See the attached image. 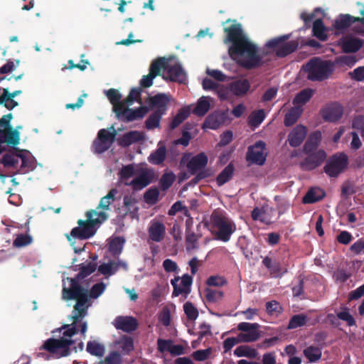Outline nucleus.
<instances>
[{
    "mask_svg": "<svg viewBox=\"0 0 364 364\" xmlns=\"http://www.w3.org/2000/svg\"><path fill=\"white\" fill-rule=\"evenodd\" d=\"M63 297L66 300L74 299L77 301L70 318L72 322L60 328L63 335L60 338H49L41 348L56 358L65 357L70 354V346L74 343L72 337L77 333V328H80L81 334L85 336L87 325L83 318L87 315V309L90 306L88 301V291L80 287L74 279H71L69 289H63Z\"/></svg>",
    "mask_w": 364,
    "mask_h": 364,
    "instance_id": "1",
    "label": "nucleus"
},
{
    "mask_svg": "<svg viewBox=\"0 0 364 364\" xmlns=\"http://www.w3.org/2000/svg\"><path fill=\"white\" fill-rule=\"evenodd\" d=\"M229 53L232 59L242 67L252 69L262 66L264 63L266 53L258 50L257 46L249 39L232 46Z\"/></svg>",
    "mask_w": 364,
    "mask_h": 364,
    "instance_id": "2",
    "label": "nucleus"
},
{
    "mask_svg": "<svg viewBox=\"0 0 364 364\" xmlns=\"http://www.w3.org/2000/svg\"><path fill=\"white\" fill-rule=\"evenodd\" d=\"M86 216L87 220H78V227L73 228L70 235H68V240H71V236L83 240L93 236L96 232V226H100L108 218V213L97 208L96 210L87 211Z\"/></svg>",
    "mask_w": 364,
    "mask_h": 364,
    "instance_id": "3",
    "label": "nucleus"
},
{
    "mask_svg": "<svg viewBox=\"0 0 364 364\" xmlns=\"http://www.w3.org/2000/svg\"><path fill=\"white\" fill-rule=\"evenodd\" d=\"M154 177V172L148 169L136 173L132 165L124 166L119 171V181L126 186H132L134 190L145 188L151 182Z\"/></svg>",
    "mask_w": 364,
    "mask_h": 364,
    "instance_id": "4",
    "label": "nucleus"
},
{
    "mask_svg": "<svg viewBox=\"0 0 364 364\" xmlns=\"http://www.w3.org/2000/svg\"><path fill=\"white\" fill-rule=\"evenodd\" d=\"M335 64L331 60H324L314 58L304 67L307 78L313 81H323L328 78L333 73Z\"/></svg>",
    "mask_w": 364,
    "mask_h": 364,
    "instance_id": "5",
    "label": "nucleus"
},
{
    "mask_svg": "<svg viewBox=\"0 0 364 364\" xmlns=\"http://www.w3.org/2000/svg\"><path fill=\"white\" fill-rule=\"evenodd\" d=\"M210 222L215 239L225 242L230 240L231 235L236 230L235 223L230 218L218 212L211 215Z\"/></svg>",
    "mask_w": 364,
    "mask_h": 364,
    "instance_id": "6",
    "label": "nucleus"
},
{
    "mask_svg": "<svg viewBox=\"0 0 364 364\" xmlns=\"http://www.w3.org/2000/svg\"><path fill=\"white\" fill-rule=\"evenodd\" d=\"M208 156L203 152L200 153L196 156H191L189 154L183 156L181 163H186V166L191 174H198L192 180L194 184L198 183V181L203 178L208 177L211 175L210 171L208 170H204L208 164Z\"/></svg>",
    "mask_w": 364,
    "mask_h": 364,
    "instance_id": "7",
    "label": "nucleus"
},
{
    "mask_svg": "<svg viewBox=\"0 0 364 364\" xmlns=\"http://www.w3.org/2000/svg\"><path fill=\"white\" fill-rule=\"evenodd\" d=\"M11 118V114H9L3 116L0 119V144H7L16 146L19 143V132L16 129H13L10 126Z\"/></svg>",
    "mask_w": 364,
    "mask_h": 364,
    "instance_id": "8",
    "label": "nucleus"
},
{
    "mask_svg": "<svg viewBox=\"0 0 364 364\" xmlns=\"http://www.w3.org/2000/svg\"><path fill=\"white\" fill-rule=\"evenodd\" d=\"M348 159L346 154L338 153L331 156L323 167L325 173L330 177H337L348 167Z\"/></svg>",
    "mask_w": 364,
    "mask_h": 364,
    "instance_id": "9",
    "label": "nucleus"
},
{
    "mask_svg": "<svg viewBox=\"0 0 364 364\" xmlns=\"http://www.w3.org/2000/svg\"><path fill=\"white\" fill-rule=\"evenodd\" d=\"M288 36H280L269 41L266 47L279 57H284L294 51L297 47L295 41H287Z\"/></svg>",
    "mask_w": 364,
    "mask_h": 364,
    "instance_id": "10",
    "label": "nucleus"
},
{
    "mask_svg": "<svg viewBox=\"0 0 364 364\" xmlns=\"http://www.w3.org/2000/svg\"><path fill=\"white\" fill-rule=\"evenodd\" d=\"M116 136L114 127L99 131L97 139L93 142L95 152L101 154L107 151L112 144Z\"/></svg>",
    "mask_w": 364,
    "mask_h": 364,
    "instance_id": "11",
    "label": "nucleus"
},
{
    "mask_svg": "<svg viewBox=\"0 0 364 364\" xmlns=\"http://www.w3.org/2000/svg\"><path fill=\"white\" fill-rule=\"evenodd\" d=\"M260 325L257 323L242 322L237 325L240 341L242 343L257 341L262 336Z\"/></svg>",
    "mask_w": 364,
    "mask_h": 364,
    "instance_id": "12",
    "label": "nucleus"
},
{
    "mask_svg": "<svg viewBox=\"0 0 364 364\" xmlns=\"http://www.w3.org/2000/svg\"><path fill=\"white\" fill-rule=\"evenodd\" d=\"M163 77L164 79H169L171 81L183 82L186 80V73L178 63L173 61H165V67Z\"/></svg>",
    "mask_w": 364,
    "mask_h": 364,
    "instance_id": "13",
    "label": "nucleus"
},
{
    "mask_svg": "<svg viewBox=\"0 0 364 364\" xmlns=\"http://www.w3.org/2000/svg\"><path fill=\"white\" fill-rule=\"evenodd\" d=\"M266 158L265 143L262 141H259L248 148L247 154V161L261 166L264 164Z\"/></svg>",
    "mask_w": 364,
    "mask_h": 364,
    "instance_id": "14",
    "label": "nucleus"
},
{
    "mask_svg": "<svg viewBox=\"0 0 364 364\" xmlns=\"http://www.w3.org/2000/svg\"><path fill=\"white\" fill-rule=\"evenodd\" d=\"M165 67L164 60H154L149 68V73L146 75H144L140 80V85L143 87H149L153 84V80L158 75L161 74L162 70Z\"/></svg>",
    "mask_w": 364,
    "mask_h": 364,
    "instance_id": "15",
    "label": "nucleus"
},
{
    "mask_svg": "<svg viewBox=\"0 0 364 364\" xmlns=\"http://www.w3.org/2000/svg\"><path fill=\"white\" fill-rule=\"evenodd\" d=\"M129 105H127V102H122L118 106V110L116 112L118 114H121L127 121H133L142 118L147 112L146 107H140L136 109L129 108Z\"/></svg>",
    "mask_w": 364,
    "mask_h": 364,
    "instance_id": "16",
    "label": "nucleus"
},
{
    "mask_svg": "<svg viewBox=\"0 0 364 364\" xmlns=\"http://www.w3.org/2000/svg\"><path fill=\"white\" fill-rule=\"evenodd\" d=\"M173 287V294L178 296L180 294H187L191 291V285L192 284V277L188 274H184L183 277H175L171 281Z\"/></svg>",
    "mask_w": 364,
    "mask_h": 364,
    "instance_id": "17",
    "label": "nucleus"
},
{
    "mask_svg": "<svg viewBox=\"0 0 364 364\" xmlns=\"http://www.w3.org/2000/svg\"><path fill=\"white\" fill-rule=\"evenodd\" d=\"M326 158V153L323 150L309 154L301 163L304 170L311 171L319 166Z\"/></svg>",
    "mask_w": 364,
    "mask_h": 364,
    "instance_id": "18",
    "label": "nucleus"
},
{
    "mask_svg": "<svg viewBox=\"0 0 364 364\" xmlns=\"http://www.w3.org/2000/svg\"><path fill=\"white\" fill-rule=\"evenodd\" d=\"M224 30L227 33V38L225 40V42H232V46H237L239 43L248 39L243 35L241 26L238 23H233L230 26L225 27Z\"/></svg>",
    "mask_w": 364,
    "mask_h": 364,
    "instance_id": "19",
    "label": "nucleus"
},
{
    "mask_svg": "<svg viewBox=\"0 0 364 364\" xmlns=\"http://www.w3.org/2000/svg\"><path fill=\"white\" fill-rule=\"evenodd\" d=\"M252 218L266 224H270L274 218V211L267 205L261 208H255L252 212Z\"/></svg>",
    "mask_w": 364,
    "mask_h": 364,
    "instance_id": "20",
    "label": "nucleus"
},
{
    "mask_svg": "<svg viewBox=\"0 0 364 364\" xmlns=\"http://www.w3.org/2000/svg\"><path fill=\"white\" fill-rule=\"evenodd\" d=\"M342 115V107L337 103L330 104L326 106L322 110V117L327 122H336L338 120Z\"/></svg>",
    "mask_w": 364,
    "mask_h": 364,
    "instance_id": "21",
    "label": "nucleus"
},
{
    "mask_svg": "<svg viewBox=\"0 0 364 364\" xmlns=\"http://www.w3.org/2000/svg\"><path fill=\"white\" fill-rule=\"evenodd\" d=\"M149 237L154 242L162 241L166 234V227L162 222L152 221L148 228Z\"/></svg>",
    "mask_w": 364,
    "mask_h": 364,
    "instance_id": "22",
    "label": "nucleus"
},
{
    "mask_svg": "<svg viewBox=\"0 0 364 364\" xmlns=\"http://www.w3.org/2000/svg\"><path fill=\"white\" fill-rule=\"evenodd\" d=\"M169 102V98L166 95L159 94L154 97H150L146 101V103L149 105L147 107L148 110L154 108H156L158 110L156 112L163 114L166 109V107Z\"/></svg>",
    "mask_w": 364,
    "mask_h": 364,
    "instance_id": "23",
    "label": "nucleus"
},
{
    "mask_svg": "<svg viewBox=\"0 0 364 364\" xmlns=\"http://www.w3.org/2000/svg\"><path fill=\"white\" fill-rule=\"evenodd\" d=\"M228 118V112H215L205 119L203 127L212 129H218L226 122Z\"/></svg>",
    "mask_w": 364,
    "mask_h": 364,
    "instance_id": "24",
    "label": "nucleus"
},
{
    "mask_svg": "<svg viewBox=\"0 0 364 364\" xmlns=\"http://www.w3.org/2000/svg\"><path fill=\"white\" fill-rule=\"evenodd\" d=\"M113 323L116 328L125 332L134 331L138 325L136 320L132 316H118Z\"/></svg>",
    "mask_w": 364,
    "mask_h": 364,
    "instance_id": "25",
    "label": "nucleus"
},
{
    "mask_svg": "<svg viewBox=\"0 0 364 364\" xmlns=\"http://www.w3.org/2000/svg\"><path fill=\"white\" fill-rule=\"evenodd\" d=\"M306 135V129L303 125H297L289 134L288 141L289 144L296 147L299 146Z\"/></svg>",
    "mask_w": 364,
    "mask_h": 364,
    "instance_id": "26",
    "label": "nucleus"
},
{
    "mask_svg": "<svg viewBox=\"0 0 364 364\" xmlns=\"http://www.w3.org/2000/svg\"><path fill=\"white\" fill-rule=\"evenodd\" d=\"M21 92L20 90H16L10 93L8 89L0 88V105H3L9 109L14 108L18 105V102L14 98Z\"/></svg>",
    "mask_w": 364,
    "mask_h": 364,
    "instance_id": "27",
    "label": "nucleus"
},
{
    "mask_svg": "<svg viewBox=\"0 0 364 364\" xmlns=\"http://www.w3.org/2000/svg\"><path fill=\"white\" fill-rule=\"evenodd\" d=\"M213 98L208 96H202L200 97L192 109V112L198 116L203 117L210 109Z\"/></svg>",
    "mask_w": 364,
    "mask_h": 364,
    "instance_id": "28",
    "label": "nucleus"
},
{
    "mask_svg": "<svg viewBox=\"0 0 364 364\" xmlns=\"http://www.w3.org/2000/svg\"><path fill=\"white\" fill-rule=\"evenodd\" d=\"M124 207L126 209L125 215H129L132 219L139 220V208L137 200L132 196H125L123 200Z\"/></svg>",
    "mask_w": 364,
    "mask_h": 364,
    "instance_id": "29",
    "label": "nucleus"
},
{
    "mask_svg": "<svg viewBox=\"0 0 364 364\" xmlns=\"http://www.w3.org/2000/svg\"><path fill=\"white\" fill-rule=\"evenodd\" d=\"M231 94L235 96L244 95L250 89V84L247 80H239L228 85Z\"/></svg>",
    "mask_w": 364,
    "mask_h": 364,
    "instance_id": "30",
    "label": "nucleus"
},
{
    "mask_svg": "<svg viewBox=\"0 0 364 364\" xmlns=\"http://www.w3.org/2000/svg\"><path fill=\"white\" fill-rule=\"evenodd\" d=\"M321 139V133L319 131L313 132L309 136L304 149L306 153H310L316 149Z\"/></svg>",
    "mask_w": 364,
    "mask_h": 364,
    "instance_id": "31",
    "label": "nucleus"
},
{
    "mask_svg": "<svg viewBox=\"0 0 364 364\" xmlns=\"http://www.w3.org/2000/svg\"><path fill=\"white\" fill-rule=\"evenodd\" d=\"M362 41L356 38H346L343 41L342 48L346 53H353L362 47Z\"/></svg>",
    "mask_w": 364,
    "mask_h": 364,
    "instance_id": "32",
    "label": "nucleus"
},
{
    "mask_svg": "<svg viewBox=\"0 0 364 364\" xmlns=\"http://www.w3.org/2000/svg\"><path fill=\"white\" fill-rule=\"evenodd\" d=\"M117 193L118 191L116 188L111 189L105 196L101 198L97 206V210H105L107 213L109 210L110 205L114 203Z\"/></svg>",
    "mask_w": 364,
    "mask_h": 364,
    "instance_id": "33",
    "label": "nucleus"
},
{
    "mask_svg": "<svg viewBox=\"0 0 364 364\" xmlns=\"http://www.w3.org/2000/svg\"><path fill=\"white\" fill-rule=\"evenodd\" d=\"M314 93V90L311 88H307L299 92L294 98L293 104L296 107L303 106L311 98Z\"/></svg>",
    "mask_w": 364,
    "mask_h": 364,
    "instance_id": "34",
    "label": "nucleus"
},
{
    "mask_svg": "<svg viewBox=\"0 0 364 364\" xmlns=\"http://www.w3.org/2000/svg\"><path fill=\"white\" fill-rule=\"evenodd\" d=\"M325 196L324 191L318 188L309 190L303 198L304 203H313L321 200Z\"/></svg>",
    "mask_w": 364,
    "mask_h": 364,
    "instance_id": "35",
    "label": "nucleus"
},
{
    "mask_svg": "<svg viewBox=\"0 0 364 364\" xmlns=\"http://www.w3.org/2000/svg\"><path fill=\"white\" fill-rule=\"evenodd\" d=\"M143 139V135L141 132L133 131L125 134L119 140V144L123 146H128L132 144Z\"/></svg>",
    "mask_w": 364,
    "mask_h": 364,
    "instance_id": "36",
    "label": "nucleus"
},
{
    "mask_svg": "<svg viewBox=\"0 0 364 364\" xmlns=\"http://www.w3.org/2000/svg\"><path fill=\"white\" fill-rule=\"evenodd\" d=\"M303 109L300 107H294L291 108L285 115L284 117V125L290 127L294 124L302 114Z\"/></svg>",
    "mask_w": 364,
    "mask_h": 364,
    "instance_id": "37",
    "label": "nucleus"
},
{
    "mask_svg": "<svg viewBox=\"0 0 364 364\" xmlns=\"http://www.w3.org/2000/svg\"><path fill=\"white\" fill-rule=\"evenodd\" d=\"M234 354L237 357H247L248 358H256L258 356V352L256 349L249 346H240L234 350Z\"/></svg>",
    "mask_w": 364,
    "mask_h": 364,
    "instance_id": "38",
    "label": "nucleus"
},
{
    "mask_svg": "<svg viewBox=\"0 0 364 364\" xmlns=\"http://www.w3.org/2000/svg\"><path fill=\"white\" fill-rule=\"evenodd\" d=\"M357 18L350 15L341 16L335 21L334 26L337 30H343L356 22Z\"/></svg>",
    "mask_w": 364,
    "mask_h": 364,
    "instance_id": "39",
    "label": "nucleus"
},
{
    "mask_svg": "<svg viewBox=\"0 0 364 364\" xmlns=\"http://www.w3.org/2000/svg\"><path fill=\"white\" fill-rule=\"evenodd\" d=\"M166 154L165 146H159L154 152H153L149 157V161L154 164H159L162 163Z\"/></svg>",
    "mask_w": 364,
    "mask_h": 364,
    "instance_id": "40",
    "label": "nucleus"
},
{
    "mask_svg": "<svg viewBox=\"0 0 364 364\" xmlns=\"http://www.w3.org/2000/svg\"><path fill=\"white\" fill-rule=\"evenodd\" d=\"M314 35L321 41H326L327 38L326 30L321 19H317L313 24Z\"/></svg>",
    "mask_w": 364,
    "mask_h": 364,
    "instance_id": "41",
    "label": "nucleus"
},
{
    "mask_svg": "<svg viewBox=\"0 0 364 364\" xmlns=\"http://www.w3.org/2000/svg\"><path fill=\"white\" fill-rule=\"evenodd\" d=\"M190 112L189 107L180 109L170 124L171 129H173L181 124L189 116Z\"/></svg>",
    "mask_w": 364,
    "mask_h": 364,
    "instance_id": "42",
    "label": "nucleus"
},
{
    "mask_svg": "<svg viewBox=\"0 0 364 364\" xmlns=\"http://www.w3.org/2000/svg\"><path fill=\"white\" fill-rule=\"evenodd\" d=\"M234 168L231 164L227 166L225 169L217 177V183L219 186L223 185L228 181L232 176Z\"/></svg>",
    "mask_w": 364,
    "mask_h": 364,
    "instance_id": "43",
    "label": "nucleus"
},
{
    "mask_svg": "<svg viewBox=\"0 0 364 364\" xmlns=\"http://www.w3.org/2000/svg\"><path fill=\"white\" fill-rule=\"evenodd\" d=\"M304 354L310 362H315L321 358V350L319 348L310 346L304 350Z\"/></svg>",
    "mask_w": 364,
    "mask_h": 364,
    "instance_id": "44",
    "label": "nucleus"
},
{
    "mask_svg": "<svg viewBox=\"0 0 364 364\" xmlns=\"http://www.w3.org/2000/svg\"><path fill=\"white\" fill-rule=\"evenodd\" d=\"M87 350L90 354L99 357L102 356L105 353L104 346L96 341L88 342L87 345Z\"/></svg>",
    "mask_w": 364,
    "mask_h": 364,
    "instance_id": "45",
    "label": "nucleus"
},
{
    "mask_svg": "<svg viewBox=\"0 0 364 364\" xmlns=\"http://www.w3.org/2000/svg\"><path fill=\"white\" fill-rule=\"evenodd\" d=\"M266 311L270 316H278L282 312L283 309L278 301L272 300L266 304Z\"/></svg>",
    "mask_w": 364,
    "mask_h": 364,
    "instance_id": "46",
    "label": "nucleus"
},
{
    "mask_svg": "<svg viewBox=\"0 0 364 364\" xmlns=\"http://www.w3.org/2000/svg\"><path fill=\"white\" fill-rule=\"evenodd\" d=\"M159 191L157 188H150L144 195L146 203L154 205L159 200Z\"/></svg>",
    "mask_w": 364,
    "mask_h": 364,
    "instance_id": "47",
    "label": "nucleus"
},
{
    "mask_svg": "<svg viewBox=\"0 0 364 364\" xmlns=\"http://www.w3.org/2000/svg\"><path fill=\"white\" fill-rule=\"evenodd\" d=\"M308 318L305 315L299 314L294 316L289 321L288 328H296L306 324Z\"/></svg>",
    "mask_w": 364,
    "mask_h": 364,
    "instance_id": "48",
    "label": "nucleus"
},
{
    "mask_svg": "<svg viewBox=\"0 0 364 364\" xmlns=\"http://www.w3.org/2000/svg\"><path fill=\"white\" fill-rule=\"evenodd\" d=\"M32 242V237L28 234H20L18 235L16 239L13 242V245L16 247H22L26 245L31 244Z\"/></svg>",
    "mask_w": 364,
    "mask_h": 364,
    "instance_id": "49",
    "label": "nucleus"
},
{
    "mask_svg": "<svg viewBox=\"0 0 364 364\" xmlns=\"http://www.w3.org/2000/svg\"><path fill=\"white\" fill-rule=\"evenodd\" d=\"M205 296L210 302H217L222 299L223 293L221 291L213 290L207 288L205 290Z\"/></svg>",
    "mask_w": 364,
    "mask_h": 364,
    "instance_id": "50",
    "label": "nucleus"
},
{
    "mask_svg": "<svg viewBox=\"0 0 364 364\" xmlns=\"http://www.w3.org/2000/svg\"><path fill=\"white\" fill-rule=\"evenodd\" d=\"M265 117L263 110L252 112L249 117V124L252 127H257L262 123Z\"/></svg>",
    "mask_w": 364,
    "mask_h": 364,
    "instance_id": "51",
    "label": "nucleus"
},
{
    "mask_svg": "<svg viewBox=\"0 0 364 364\" xmlns=\"http://www.w3.org/2000/svg\"><path fill=\"white\" fill-rule=\"evenodd\" d=\"M107 96L111 103L114 105V111L117 112L118 110V106L122 104V102H120V94L118 91L114 89H110L107 92Z\"/></svg>",
    "mask_w": 364,
    "mask_h": 364,
    "instance_id": "52",
    "label": "nucleus"
},
{
    "mask_svg": "<svg viewBox=\"0 0 364 364\" xmlns=\"http://www.w3.org/2000/svg\"><path fill=\"white\" fill-rule=\"evenodd\" d=\"M199 238V236L196 235L194 232L188 231L186 237V248L188 250H192L196 249L197 247V241Z\"/></svg>",
    "mask_w": 364,
    "mask_h": 364,
    "instance_id": "53",
    "label": "nucleus"
},
{
    "mask_svg": "<svg viewBox=\"0 0 364 364\" xmlns=\"http://www.w3.org/2000/svg\"><path fill=\"white\" fill-rule=\"evenodd\" d=\"M176 179V176L173 173L169 172L164 173L161 180L160 183L163 190L168 189Z\"/></svg>",
    "mask_w": 364,
    "mask_h": 364,
    "instance_id": "54",
    "label": "nucleus"
},
{
    "mask_svg": "<svg viewBox=\"0 0 364 364\" xmlns=\"http://www.w3.org/2000/svg\"><path fill=\"white\" fill-rule=\"evenodd\" d=\"M119 348L122 353L127 354L134 349L133 341L131 338H124L119 342Z\"/></svg>",
    "mask_w": 364,
    "mask_h": 364,
    "instance_id": "55",
    "label": "nucleus"
},
{
    "mask_svg": "<svg viewBox=\"0 0 364 364\" xmlns=\"http://www.w3.org/2000/svg\"><path fill=\"white\" fill-rule=\"evenodd\" d=\"M117 270L115 262L104 263L100 265L98 271L104 275H111Z\"/></svg>",
    "mask_w": 364,
    "mask_h": 364,
    "instance_id": "56",
    "label": "nucleus"
},
{
    "mask_svg": "<svg viewBox=\"0 0 364 364\" xmlns=\"http://www.w3.org/2000/svg\"><path fill=\"white\" fill-rule=\"evenodd\" d=\"M124 240L120 237L114 238L109 243V250L114 254H119L122 250Z\"/></svg>",
    "mask_w": 364,
    "mask_h": 364,
    "instance_id": "57",
    "label": "nucleus"
},
{
    "mask_svg": "<svg viewBox=\"0 0 364 364\" xmlns=\"http://www.w3.org/2000/svg\"><path fill=\"white\" fill-rule=\"evenodd\" d=\"M95 269L96 264L95 263L90 262L86 265H82L80 268V272L77 274V277L82 279L92 274Z\"/></svg>",
    "mask_w": 364,
    "mask_h": 364,
    "instance_id": "58",
    "label": "nucleus"
},
{
    "mask_svg": "<svg viewBox=\"0 0 364 364\" xmlns=\"http://www.w3.org/2000/svg\"><path fill=\"white\" fill-rule=\"evenodd\" d=\"M240 343H242V341H240L239 334L237 337H230L226 338L223 343L224 352L227 353L230 351L233 346Z\"/></svg>",
    "mask_w": 364,
    "mask_h": 364,
    "instance_id": "59",
    "label": "nucleus"
},
{
    "mask_svg": "<svg viewBox=\"0 0 364 364\" xmlns=\"http://www.w3.org/2000/svg\"><path fill=\"white\" fill-rule=\"evenodd\" d=\"M352 127L360 132L362 137H364V116L355 117L352 122Z\"/></svg>",
    "mask_w": 364,
    "mask_h": 364,
    "instance_id": "60",
    "label": "nucleus"
},
{
    "mask_svg": "<svg viewBox=\"0 0 364 364\" xmlns=\"http://www.w3.org/2000/svg\"><path fill=\"white\" fill-rule=\"evenodd\" d=\"M162 114L159 112H155L151 114L146 122V127L148 129H154L158 127L159 126L161 115Z\"/></svg>",
    "mask_w": 364,
    "mask_h": 364,
    "instance_id": "61",
    "label": "nucleus"
},
{
    "mask_svg": "<svg viewBox=\"0 0 364 364\" xmlns=\"http://www.w3.org/2000/svg\"><path fill=\"white\" fill-rule=\"evenodd\" d=\"M184 311L187 317L191 320H195L198 316V311L191 303L187 302L183 306Z\"/></svg>",
    "mask_w": 364,
    "mask_h": 364,
    "instance_id": "62",
    "label": "nucleus"
},
{
    "mask_svg": "<svg viewBox=\"0 0 364 364\" xmlns=\"http://www.w3.org/2000/svg\"><path fill=\"white\" fill-rule=\"evenodd\" d=\"M121 356L117 352H112L100 364H120Z\"/></svg>",
    "mask_w": 364,
    "mask_h": 364,
    "instance_id": "63",
    "label": "nucleus"
},
{
    "mask_svg": "<svg viewBox=\"0 0 364 364\" xmlns=\"http://www.w3.org/2000/svg\"><path fill=\"white\" fill-rule=\"evenodd\" d=\"M105 289V284L103 283H97L95 284L90 291V297L97 298Z\"/></svg>",
    "mask_w": 364,
    "mask_h": 364,
    "instance_id": "64",
    "label": "nucleus"
}]
</instances>
